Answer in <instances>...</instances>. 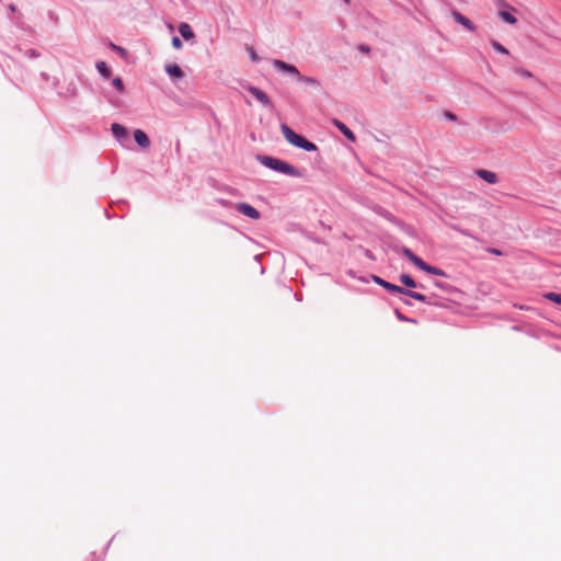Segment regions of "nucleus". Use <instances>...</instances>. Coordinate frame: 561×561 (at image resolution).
<instances>
[{
  "label": "nucleus",
  "instance_id": "obj_1",
  "mask_svg": "<svg viewBox=\"0 0 561 561\" xmlns=\"http://www.w3.org/2000/svg\"><path fill=\"white\" fill-rule=\"evenodd\" d=\"M257 160L263 164L264 167L276 171L278 173L293 176V178H300L302 173L291 165L290 163L280 160L278 158L270 157V156H257Z\"/></svg>",
  "mask_w": 561,
  "mask_h": 561
},
{
  "label": "nucleus",
  "instance_id": "obj_2",
  "mask_svg": "<svg viewBox=\"0 0 561 561\" xmlns=\"http://www.w3.org/2000/svg\"><path fill=\"white\" fill-rule=\"evenodd\" d=\"M280 131L284 138L287 140V142H289L291 146L300 148L308 152L317 150V146L313 142L296 134L288 125L282 124Z\"/></svg>",
  "mask_w": 561,
  "mask_h": 561
},
{
  "label": "nucleus",
  "instance_id": "obj_3",
  "mask_svg": "<svg viewBox=\"0 0 561 561\" xmlns=\"http://www.w3.org/2000/svg\"><path fill=\"white\" fill-rule=\"evenodd\" d=\"M248 93L261 106V108L270 113L274 111V103L266 92L256 87H248Z\"/></svg>",
  "mask_w": 561,
  "mask_h": 561
},
{
  "label": "nucleus",
  "instance_id": "obj_4",
  "mask_svg": "<svg viewBox=\"0 0 561 561\" xmlns=\"http://www.w3.org/2000/svg\"><path fill=\"white\" fill-rule=\"evenodd\" d=\"M374 280L379 284L380 286H382L383 288H386L387 290L391 291V293H399V294H404V295H408L421 302H426L427 301V298L426 296H424L423 294H420V293H416V291H411V290H407L400 286H397V285H393L389 282H386L383 280L382 278L378 277V276H374L373 277Z\"/></svg>",
  "mask_w": 561,
  "mask_h": 561
},
{
  "label": "nucleus",
  "instance_id": "obj_5",
  "mask_svg": "<svg viewBox=\"0 0 561 561\" xmlns=\"http://www.w3.org/2000/svg\"><path fill=\"white\" fill-rule=\"evenodd\" d=\"M273 67L279 72H283L287 76L294 77L296 80L300 73L299 70L297 69V67H295L294 65L287 64L283 60H279V59L273 60Z\"/></svg>",
  "mask_w": 561,
  "mask_h": 561
},
{
  "label": "nucleus",
  "instance_id": "obj_6",
  "mask_svg": "<svg viewBox=\"0 0 561 561\" xmlns=\"http://www.w3.org/2000/svg\"><path fill=\"white\" fill-rule=\"evenodd\" d=\"M476 173L480 179L488 182L489 184H495L499 181L496 173H494L492 171L480 169V170H477Z\"/></svg>",
  "mask_w": 561,
  "mask_h": 561
},
{
  "label": "nucleus",
  "instance_id": "obj_7",
  "mask_svg": "<svg viewBox=\"0 0 561 561\" xmlns=\"http://www.w3.org/2000/svg\"><path fill=\"white\" fill-rule=\"evenodd\" d=\"M334 126L352 142L356 140L354 133L341 121L334 119Z\"/></svg>",
  "mask_w": 561,
  "mask_h": 561
},
{
  "label": "nucleus",
  "instance_id": "obj_8",
  "mask_svg": "<svg viewBox=\"0 0 561 561\" xmlns=\"http://www.w3.org/2000/svg\"><path fill=\"white\" fill-rule=\"evenodd\" d=\"M134 138L135 141L141 147V148H148L150 146V140L146 133L141 129H136L134 131Z\"/></svg>",
  "mask_w": 561,
  "mask_h": 561
},
{
  "label": "nucleus",
  "instance_id": "obj_9",
  "mask_svg": "<svg viewBox=\"0 0 561 561\" xmlns=\"http://www.w3.org/2000/svg\"><path fill=\"white\" fill-rule=\"evenodd\" d=\"M420 270L428 273V274H432V275H437V276H444L445 273L444 271H442L440 268H437L435 266H431L428 265L427 263H425L423 260L420 262L419 266H417Z\"/></svg>",
  "mask_w": 561,
  "mask_h": 561
},
{
  "label": "nucleus",
  "instance_id": "obj_10",
  "mask_svg": "<svg viewBox=\"0 0 561 561\" xmlns=\"http://www.w3.org/2000/svg\"><path fill=\"white\" fill-rule=\"evenodd\" d=\"M454 19L457 23L463 25L467 30L469 31H474L476 26L473 25V23L468 19L466 18L465 15L456 12L454 13Z\"/></svg>",
  "mask_w": 561,
  "mask_h": 561
},
{
  "label": "nucleus",
  "instance_id": "obj_11",
  "mask_svg": "<svg viewBox=\"0 0 561 561\" xmlns=\"http://www.w3.org/2000/svg\"><path fill=\"white\" fill-rule=\"evenodd\" d=\"M165 71L174 79H181L184 76L182 69L176 64L167 65Z\"/></svg>",
  "mask_w": 561,
  "mask_h": 561
},
{
  "label": "nucleus",
  "instance_id": "obj_12",
  "mask_svg": "<svg viewBox=\"0 0 561 561\" xmlns=\"http://www.w3.org/2000/svg\"><path fill=\"white\" fill-rule=\"evenodd\" d=\"M111 129L115 138H117L118 140L127 137V129L118 123L112 124Z\"/></svg>",
  "mask_w": 561,
  "mask_h": 561
},
{
  "label": "nucleus",
  "instance_id": "obj_13",
  "mask_svg": "<svg viewBox=\"0 0 561 561\" xmlns=\"http://www.w3.org/2000/svg\"><path fill=\"white\" fill-rule=\"evenodd\" d=\"M179 32L181 36L186 41L192 39L195 36L194 32L187 23H181L179 26Z\"/></svg>",
  "mask_w": 561,
  "mask_h": 561
},
{
  "label": "nucleus",
  "instance_id": "obj_14",
  "mask_svg": "<svg viewBox=\"0 0 561 561\" xmlns=\"http://www.w3.org/2000/svg\"><path fill=\"white\" fill-rule=\"evenodd\" d=\"M402 253L405 257H408L416 267L419 266L422 259L415 255L409 248H403Z\"/></svg>",
  "mask_w": 561,
  "mask_h": 561
},
{
  "label": "nucleus",
  "instance_id": "obj_15",
  "mask_svg": "<svg viewBox=\"0 0 561 561\" xmlns=\"http://www.w3.org/2000/svg\"><path fill=\"white\" fill-rule=\"evenodd\" d=\"M499 15L508 24H515L517 22V19L510 11H500Z\"/></svg>",
  "mask_w": 561,
  "mask_h": 561
},
{
  "label": "nucleus",
  "instance_id": "obj_16",
  "mask_svg": "<svg viewBox=\"0 0 561 561\" xmlns=\"http://www.w3.org/2000/svg\"><path fill=\"white\" fill-rule=\"evenodd\" d=\"M297 81L302 82L310 87H316L319 84V81L317 79H314L312 77L302 76L301 73H299Z\"/></svg>",
  "mask_w": 561,
  "mask_h": 561
},
{
  "label": "nucleus",
  "instance_id": "obj_17",
  "mask_svg": "<svg viewBox=\"0 0 561 561\" xmlns=\"http://www.w3.org/2000/svg\"><path fill=\"white\" fill-rule=\"evenodd\" d=\"M400 282L409 288H415L417 286L415 280L407 274H402L400 276Z\"/></svg>",
  "mask_w": 561,
  "mask_h": 561
},
{
  "label": "nucleus",
  "instance_id": "obj_18",
  "mask_svg": "<svg viewBox=\"0 0 561 561\" xmlns=\"http://www.w3.org/2000/svg\"><path fill=\"white\" fill-rule=\"evenodd\" d=\"M96 68L99 70V72L104 77V78H110L111 77V71L110 69L107 68L106 64L104 61H99L96 64Z\"/></svg>",
  "mask_w": 561,
  "mask_h": 561
},
{
  "label": "nucleus",
  "instance_id": "obj_19",
  "mask_svg": "<svg viewBox=\"0 0 561 561\" xmlns=\"http://www.w3.org/2000/svg\"><path fill=\"white\" fill-rule=\"evenodd\" d=\"M491 45H492V47L494 48L495 51H497L500 54H503V55H508V50L502 44H500L499 42L491 41Z\"/></svg>",
  "mask_w": 561,
  "mask_h": 561
},
{
  "label": "nucleus",
  "instance_id": "obj_20",
  "mask_svg": "<svg viewBox=\"0 0 561 561\" xmlns=\"http://www.w3.org/2000/svg\"><path fill=\"white\" fill-rule=\"evenodd\" d=\"M546 297L557 304H561V295L557 293H549L546 295Z\"/></svg>",
  "mask_w": 561,
  "mask_h": 561
},
{
  "label": "nucleus",
  "instance_id": "obj_21",
  "mask_svg": "<svg viewBox=\"0 0 561 561\" xmlns=\"http://www.w3.org/2000/svg\"><path fill=\"white\" fill-rule=\"evenodd\" d=\"M248 217L257 219L260 217V213L254 207L248 205Z\"/></svg>",
  "mask_w": 561,
  "mask_h": 561
},
{
  "label": "nucleus",
  "instance_id": "obj_22",
  "mask_svg": "<svg viewBox=\"0 0 561 561\" xmlns=\"http://www.w3.org/2000/svg\"><path fill=\"white\" fill-rule=\"evenodd\" d=\"M259 257H260V254L255 253L253 256V265H254L253 268H256L261 274H263L264 270H263V267L260 266Z\"/></svg>",
  "mask_w": 561,
  "mask_h": 561
},
{
  "label": "nucleus",
  "instance_id": "obj_23",
  "mask_svg": "<svg viewBox=\"0 0 561 561\" xmlns=\"http://www.w3.org/2000/svg\"><path fill=\"white\" fill-rule=\"evenodd\" d=\"M111 47H112L115 51H117V54H119L122 57H124V58H125V57L127 56V50H126L125 48H123V47H121V46H117V45H115V44H111Z\"/></svg>",
  "mask_w": 561,
  "mask_h": 561
},
{
  "label": "nucleus",
  "instance_id": "obj_24",
  "mask_svg": "<svg viewBox=\"0 0 561 561\" xmlns=\"http://www.w3.org/2000/svg\"><path fill=\"white\" fill-rule=\"evenodd\" d=\"M113 85H114L117 90H119V91H123V89H124L123 81H122V79H121V78H118V77H117V78H115V79L113 80Z\"/></svg>",
  "mask_w": 561,
  "mask_h": 561
},
{
  "label": "nucleus",
  "instance_id": "obj_25",
  "mask_svg": "<svg viewBox=\"0 0 561 561\" xmlns=\"http://www.w3.org/2000/svg\"><path fill=\"white\" fill-rule=\"evenodd\" d=\"M172 46H173L174 48H176V49L182 48V42H181V39H180L179 37L174 36V37L172 38Z\"/></svg>",
  "mask_w": 561,
  "mask_h": 561
},
{
  "label": "nucleus",
  "instance_id": "obj_26",
  "mask_svg": "<svg viewBox=\"0 0 561 561\" xmlns=\"http://www.w3.org/2000/svg\"><path fill=\"white\" fill-rule=\"evenodd\" d=\"M248 56H250L252 60H257V56L252 48H248Z\"/></svg>",
  "mask_w": 561,
  "mask_h": 561
},
{
  "label": "nucleus",
  "instance_id": "obj_27",
  "mask_svg": "<svg viewBox=\"0 0 561 561\" xmlns=\"http://www.w3.org/2000/svg\"><path fill=\"white\" fill-rule=\"evenodd\" d=\"M520 76L524 78H530L531 73L528 70H522L519 71Z\"/></svg>",
  "mask_w": 561,
  "mask_h": 561
},
{
  "label": "nucleus",
  "instance_id": "obj_28",
  "mask_svg": "<svg viewBox=\"0 0 561 561\" xmlns=\"http://www.w3.org/2000/svg\"><path fill=\"white\" fill-rule=\"evenodd\" d=\"M238 210L241 213V214H244L245 215V204L241 203L238 205Z\"/></svg>",
  "mask_w": 561,
  "mask_h": 561
},
{
  "label": "nucleus",
  "instance_id": "obj_29",
  "mask_svg": "<svg viewBox=\"0 0 561 561\" xmlns=\"http://www.w3.org/2000/svg\"><path fill=\"white\" fill-rule=\"evenodd\" d=\"M396 313H397V316H398V318H399L400 320H402V321H405V320H407V318H405V317H403L399 311H396Z\"/></svg>",
  "mask_w": 561,
  "mask_h": 561
},
{
  "label": "nucleus",
  "instance_id": "obj_30",
  "mask_svg": "<svg viewBox=\"0 0 561 561\" xmlns=\"http://www.w3.org/2000/svg\"><path fill=\"white\" fill-rule=\"evenodd\" d=\"M345 4H350L351 0H342Z\"/></svg>",
  "mask_w": 561,
  "mask_h": 561
},
{
  "label": "nucleus",
  "instance_id": "obj_31",
  "mask_svg": "<svg viewBox=\"0 0 561 561\" xmlns=\"http://www.w3.org/2000/svg\"><path fill=\"white\" fill-rule=\"evenodd\" d=\"M10 10L11 11H15V7L14 5H10Z\"/></svg>",
  "mask_w": 561,
  "mask_h": 561
},
{
  "label": "nucleus",
  "instance_id": "obj_32",
  "mask_svg": "<svg viewBox=\"0 0 561 561\" xmlns=\"http://www.w3.org/2000/svg\"><path fill=\"white\" fill-rule=\"evenodd\" d=\"M448 118L454 119V118H455V116H454L453 114H450V115H448Z\"/></svg>",
  "mask_w": 561,
  "mask_h": 561
}]
</instances>
